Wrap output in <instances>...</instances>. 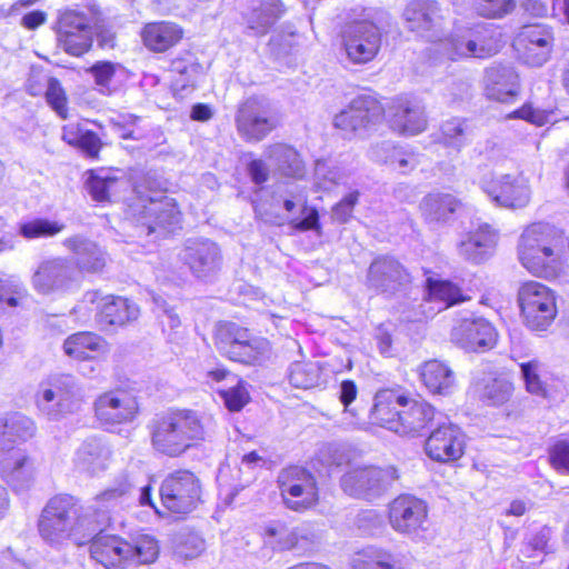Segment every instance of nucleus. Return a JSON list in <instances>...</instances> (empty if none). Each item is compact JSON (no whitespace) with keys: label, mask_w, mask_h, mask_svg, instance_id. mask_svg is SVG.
<instances>
[{"label":"nucleus","mask_w":569,"mask_h":569,"mask_svg":"<svg viewBox=\"0 0 569 569\" xmlns=\"http://www.w3.org/2000/svg\"><path fill=\"white\" fill-rule=\"evenodd\" d=\"M153 449L168 457H179L207 436L201 416L193 410H169L149 425Z\"/></svg>","instance_id":"f257e3e1"},{"label":"nucleus","mask_w":569,"mask_h":569,"mask_svg":"<svg viewBox=\"0 0 569 569\" xmlns=\"http://www.w3.org/2000/svg\"><path fill=\"white\" fill-rule=\"evenodd\" d=\"M136 199L128 214L136 220L139 234H166L181 228V212L173 198L143 184L136 187Z\"/></svg>","instance_id":"f03ea898"},{"label":"nucleus","mask_w":569,"mask_h":569,"mask_svg":"<svg viewBox=\"0 0 569 569\" xmlns=\"http://www.w3.org/2000/svg\"><path fill=\"white\" fill-rule=\"evenodd\" d=\"M562 238L543 223L528 227L520 237L518 254L521 264L532 274L556 277L560 267Z\"/></svg>","instance_id":"7ed1b4c3"},{"label":"nucleus","mask_w":569,"mask_h":569,"mask_svg":"<svg viewBox=\"0 0 569 569\" xmlns=\"http://www.w3.org/2000/svg\"><path fill=\"white\" fill-rule=\"evenodd\" d=\"M134 490L133 485L127 477L117 480L114 485L106 489L96 498V505L88 508L86 511L81 507L74 526L72 529L71 540L78 546L92 541L101 536L104 529L110 525V517L101 507H108L114 503L120 498L131 495Z\"/></svg>","instance_id":"20e7f679"},{"label":"nucleus","mask_w":569,"mask_h":569,"mask_svg":"<svg viewBox=\"0 0 569 569\" xmlns=\"http://www.w3.org/2000/svg\"><path fill=\"white\" fill-rule=\"evenodd\" d=\"M383 11L363 9L359 20L353 21L343 32V47L352 63L363 64L375 59L381 47L379 23Z\"/></svg>","instance_id":"39448f33"},{"label":"nucleus","mask_w":569,"mask_h":569,"mask_svg":"<svg viewBox=\"0 0 569 569\" xmlns=\"http://www.w3.org/2000/svg\"><path fill=\"white\" fill-rule=\"evenodd\" d=\"M234 124L237 133L243 141L257 143L278 127L279 116L269 99L253 96L238 106Z\"/></svg>","instance_id":"423d86ee"},{"label":"nucleus","mask_w":569,"mask_h":569,"mask_svg":"<svg viewBox=\"0 0 569 569\" xmlns=\"http://www.w3.org/2000/svg\"><path fill=\"white\" fill-rule=\"evenodd\" d=\"M219 352L232 361L246 365L259 362L269 351V341L253 337L246 328L233 322L220 323L214 333Z\"/></svg>","instance_id":"0eeeda50"},{"label":"nucleus","mask_w":569,"mask_h":569,"mask_svg":"<svg viewBox=\"0 0 569 569\" xmlns=\"http://www.w3.org/2000/svg\"><path fill=\"white\" fill-rule=\"evenodd\" d=\"M278 489L284 507L305 512L317 506L319 488L312 472L300 466L282 469L277 478Z\"/></svg>","instance_id":"6e6552de"},{"label":"nucleus","mask_w":569,"mask_h":569,"mask_svg":"<svg viewBox=\"0 0 569 569\" xmlns=\"http://www.w3.org/2000/svg\"><path fill=\"white\" fill-rule=\"evenodd\" d=\"M81 506L69 495H58L51 498L43 508L39 522V533L48 543H61L70 539L74 520Z\"/></svg>","instance_id":"1a4fd4ad"},{"label":"nucleus","mask_w":569,"mask_h":569,"mask_svg":"<svg viewBox=\"0 0 569 569\" xmlns=\"http://www.w3.org/2000/svg\"><path fill=\"white\" fill-rule=\"evenodd\" d=\"M201 480L196 473L186 469L169 473L160 487L163 507L178 515H187L194 510L201 500Z\"/></svg>","instance_id":"9d476101"},{"label":"nucleus","mask_w":569,"mask_h":569,"mask_svg":"<svg viewBox=\"0 0 569 569\" xmlns=\"http://www.w3.org/2000/svg\"><path fill=\"white\" fill-rule=\"evenodd\" d=\"M410 284V272L392 256L383 254L376 257L367 270V288L386 298L405 295Z\"/></svg>","instance_id":"9b49d317"},{"label":"nucleus","mask_w":569,"mask_h":569,"mask_svg":"<svg viewBox=\"0 0 569 569\" xmlns=\"http://www.w3.org/2000/svg\"><path fill=\"white\" fill-rule=\"evenodd\" d=\"M519 305L526 326L533 331H543L557 316L556 297L545 284L530 281L519 290Z\"/></svg>","instance_id":"f8f14e48"},{"label":"nucleus","mask_w":569,"mask_h":569,"mask_svg":"<svg viewBox=\"0 0 569 569\" xmlns=\"http://www.w3.org/2000/svg\"><path fill=\"white\" fill-rule=\"evenodd\" d=\"M88 309L96 311V321L101 330H107L111 326H123L136 320L139 317V307L123 297L101 296L99 291H88L84 293L76 311Z\"/></svg>","instance_id":"ddd939ff"},{"label":"nucleus","mask_w":569,"mask_h":569,"mask_svg":"<svg viewBox=\"0 0 569 569\" xmlns=\"http://www.w3.org/2000/svg\"><path fill=\"white\" fill-rule=\"evenodd\" d=\"M37 407L50 420H59L79 408L77 385L73 377H53L40 386Z\"/></svg>","instance_id":"4468645a"},{"label":"nucleus","mask_w":569,"mask_h":569,"mask_svg":"<svg viewBox=\"0 0 569 569\" xmlns=\"http://www.w3.org/2000/svg\"><path fill=\"white\" fill-rule=\"evenodd\" d=\"M79 281V270L72 260L61 257L41 261L31 278L33 289L42 295L67 291Z\"/></svg>","instance_id":"2eb2a0df"},{"label":"nucleus","mask_w":569,"mask_h":569,"mask_svg":"<svg viewBox=\"0 0 569 569\" xmlns=\"http://www.w3.org/2000/svg\"><path fill=\"white\" fill-rule=\"evenodd\" d=\"M383 116L385 109L377 98L361 94L336 114L333 124L347 133L361 134L378 124Z\"/></svg>","instance_id":"dca6fc26"},{"label":"nucleus","mask_w":569,"mask_h":569,"mask_svg":"<svg viewBox=\"0 0 569 569\" xmlns=\"http://www.w3.org/2000/svg\"><path fill=\"white\" fill-rule=\"evenodd\" d=\"M397 478L395 468L366 467L348 471L340 482L349 496L371 500L385 492Z\"/></svg>","instance_id":"f3484780"},{"label":"nucleus","mask_w":569,"mask_h":569,"mask_svg":"<svg viewBox=\"0 0 569 569\" xmlns=\"http://www.w3.org/2000/svg\"><path fill=\"white\" fill-rule=\"evenodd\" d=\"M94 413L100 423L106 427L129 423L137 418L139 403L133 392L116 389L96 399Z\"/></svg>","instance_id":"a211bd4d"},{"label":"nucleus","mask_w":569,"mask_h":569,"mask_svg":"<svg viewBox=\"0 0 569 569\" xmlns=\"http://www.w3.org/2000/svg\"><path fill=\"white\" fill-rule=\"evenodd\" d=\"M180 260L191 273L200 279L214 276L221 268L222 256L216 242L208 238L196 237L184 241L179 253Z\"/></svg>","instance_id":"6ab92c4d"},{"label":"nucleus","mask_w":569,"mask_h":569,"mask_svg":"<svg viewBox=\"0 0 569 569\" xmlns=\"http://www.w3.org/2000/svg\"><path fill=\"white\" fill-rule=\"evenodd\" d=\"M465 436L460 428L442 416L425 442L427 456L438 462H451L462 457Z\"/></svg>","instance_id":"aec40b11"},{"label":"nucleus","mask_w":569,"mask_h":569,"mask_svg":"<svg viewBox=\"0 0 569 569\" xmlns=\"http://www.w3.org/2000/svg\"><path fill=\"white\" fill-rule=\"evenodd\" d=\"M451 339L467 351L483 352L496 345L497 332L486 319L465 312L453 326Z\"/></svg>","instance_id":"412c9836"},{"label":"nucleus","mask_w":569,"mask_h":569,"mask_svg":"<svg viewBox=\"0 0 569 569\" xmlns=\"http://www.w3.org/2000/svg\"><path fill=\"white\" fill-rule=\"evenodd\" d=\"M391 128L406 136H416L427 128L426 108L421 100L402 96L395 98L387 110Z\"/></svg>","instance_id":"4be33fe9"},{"label":"nucleus","mask_w":569,"mask_h":569,"mask_svg":"<svg viewBox=\"0 0 569 569\" xmlns=\"http://www.w3.org/2000/svg\"><path fill=\"white\" fill-rule=\"evenodd\" d=\"M481 189L500 207L523 208L529 203V186L518 177L501 174L481 181Z\"/></svg>","instance_id":"5701e85b"},{"label":"nucleus","mask_w":569,"mask_h":569,"mask_svg":"<svg viewBox=\"0 0 569 569\" xmlns=\"http://www.w3.org/2000/svg\"><path fill=\"white\" fill-rule=\"evenodd\" d=\"M38 470L37 460L22 449L0 452V475L14 490L29 488Z\"/></svg>","instance_id":"b1692460"},{"label":"nucleus","mask_w":569,"mask_h":569,"mask_svg":"<svg viewBox=\"0 0 569 569\" xmlns=\"http://www.w3.org/2000/svg\"><path fill=\"white\" fill-rule=\"evenodd\" d=\"M427 512L422 500L411 495H401L389 506V521L397 532L413 535L422 528Z\"/></svg>","instance_id":"393cba45"},{"label":"nucleus","mask_w":569,"mask_h":569,"mask_svg":"<svg viewBox=\"0 0 569 569\" xmlns=\"http://www.w3.org/2000/svg\"><path fill=\"white\" fill-rule=\"evenodd\" d=\"M553 40L552 31L547 26H529L520 33L517 48L525 63L540 67L548 61Z\"/></svg>","instance_id":"a878e982"},{"label":"nucleus","mask_w":569,"mask_h":569,"mask_svg":"<svg viewBox=\"0 0 569 569\" xmlns=\"http://www.w3.org/2000/svg\"><path fill=\"white\" fill-rule=\"evenodd\" d=\"M439 416L442 415L437 413L431 405L406 398L391 431L401 436H417Z\"/></svg>","instance_id":"bb28decb"},{"label":"nucleus","mask_w":569,"mask_h":569,"mask_svg":"<svg viewBox=\"0 0 569 569\" xmlns=\"http://www.w3.org/2000/svg\"><path fill=\"white\" fill-rule=\"evenodd\" d=\"M63 246L73 253L72 262L80 277L82 272L96 273L104 268L106 252L94 241L77 234L64 239Z\"/></svg>","instance_id":"cd10ccee"},{"label":"nucleus","mask_w":569,"mask_h":569,"mask_svg":"<svg viewBox=\"0 0 569 569\" xmlns=\"http://www.w3.org/2000/svg\"><path fill=\"white\" fill-rule=\"evenodd\" d=\"M129 541L114 535L98 536L90 545L91 558L108 569H124L128 566Z\"/></svg>","instance_id":"c85d7f7f"},{"label":"nucleus","mask_w":569,"mask_h":569,"mask_svg":"<svg viewBox=\"0 0 569 569\" xmlns=\"http://www.w3.org/2000/svg\"><path fill=\"white\" fill-rule=\"evenodd\" d=\"M443 49L450 60L462 58H487L492 56L495 48L476 31H469L466 34L452 37L443 42Z\"/></svg>","instance_id":"c756f323"},{"label":"nucleus","mask_w":569,"mask_h":569,"mask_svg":"<svg viewBox=\"0 0 569 569\" xmlns=\"http://www.w3.org/2000/svg\"><path fill=\"white\" fill-rule=\"evenodd\" d=\"M110 457V449L100 438L89 437L76 450L73 463L80 471L97 475L107 469Z\"/></svg>","instance_id":"7c9ffc66"},{"label":"nucleus","mask_w":569,"mask_h":569,"mask_svg":"<svg viewBox=\"0 0 569 569\" xmlns=\"http://www.w3.org/2000/svg\"><path fill=\"white\" fill-rule=\"evenodd\" d=\"M497 242L496 232L488 223H480L467 233L465 240L458 244L459 254L473 263L485 261Z\"/></svg>","instance_id":"2f4dec72"},{"label":"nucleus","mask_w":569,"mask_h":569,"mask_svg":"<svg viewBox=\"0 0 569 569\" xmlns=\"http://www.w3.org/2000/svg\"><path fill=\"white\" fill-rule=\"evenodd\" d=\"M427 297L426 303L437 305V308L429 307L422 310L426 317H432L437 312L448 309L455 305L467 301L470 298L462 293L461 289L449 280H437L428 278L426 280Z\"/></svg>","instance_id":"473e14b6"},{"label":"nucleus","mask_w":569,"mask_h":569,"mask_svg":"<svg viewBox=\"0 0 569 569\" xmlns=\"http://www.w3.org/2000/svg\"><path fill=\"white\" fill-rule=\"evenodd\" d=\"M486 92L488 98L500 102H508L518 92V77L508 67H495L487 70Z\"/></svg>","instance_id":"72a5a7b5"},{"label":"nucleus","mask_w":569,"mask_h":569,"mask_svg":"<svg viewBox=\"0 0 569 569\" xmlns=\"http://www.w3.org/2000/svg\"><path fill=\"white\" fill-rule=\"evenodd\" d=\"M182 29L172 22L147 23L141 32L144 46L154 52H164L182 38Z\"/></svg>","instance_id":"f704fd0d"},{"label":"nucleus","mask_w":569,"mask_h":569,"mask_svg":"<svg viewBox=\"0 0 569 569\" xmlns=\"http://www.w3.org/2000/svg\"><path fill=\"white\" fill-rule=\"evenodd\" d=\"M36 426L27 416L14 412L0 418V452L14 448L17 440L26 441L33 437Z\"/></svg>","instance_id":"c9c22d12"},{"label":"nucleus","mask_w":569,"mask_h":569,"mask_svg":"<svg viewBox=\"0 0 569 569\" xmlns=\"http://www.w3.org/2000/svg\"><path fill=\"white\" fill-rule=\"evenodd\" d=\"M406 397L391 389H383L376 393L371 409V418L381 427L392 430L393 422L399 418Z\"/></svg>","instance_id":"e433bc0d"},{"label":"nucleus","mask_w":569,"mask_h":569,"mask_svg":"<svg viewBox=\"0 0 569 569\" xmlns=\"http://www.w3.org/2000/svg\"><path fill=\"white\" fill-rule=\"evenodd\" d=\"M420 377L426 388L435 395H450L455 388V373L448 365L430 360L422 365Z\"/></svg>","instance_id":"4c0bfd02"},{"label":"nucleus","mask_w":569,"mask_h":569,"mask_svg":"<svg viewBox=\"0 0 569 569\" xmlns=\"http://www.w3.org/2000/svg\"><path fill=\"white\" fill-rule=\"evenodd\" d=\"M284 12L280 0H257L246 17L247 24L257 34H264Z\"/></svg>","instance_id":"58836bf2"},{"label":"nucleus","mask_w":569,"mask_h":569,"mask_svg":"<svg viewBox=\"0 0 569 569\" xmlns=\"http://www.w3.org/2000/svg\"><path fill=\"white\" fill-rule=\"evenodd\" d=\"M403 18L412 31L428 30L440 19V8L436 0H411Z\"/></svg>","instance_id":"ea45409f"},{"label":"nucleus","mask_w":569,"mask_h":569,"mask_svg":"<svg viewBox=\"0 0 569 569\" xmlns=\"http://www.w3.org/2000/svg\"><path fill=\"white\" fill-rule=\"evenodd\" d=\"M64 352L74 359H93L107 351V342L92 332H78L70 336L63 343Z\"/></svg>","instance_id":"a19ab883"},{"label":"nucleus","mask_w":569,"mask_h":569,"mask_svg":"<svg viewBox=\"0 0 569 569\" xmlns=\"http://www.w3.org/2000/svg\"><path fill=\"white\" fill-rule=\"evenodd\" d=\"M460 201L449 193H431L420 202V210L429 223H440L449 220L459 208Z\"/></svg>","instance_id":"79ce46f5"},{"label":"nucleus","mask_w":569,"mask_h":569,"mask_svg":"<svg viewBox=\"0 0 569 569\" xmlns=\"http://www.w3.org/2000/svg\"><path fill=\"white\" fill-rule=\"evenodd\" d=\"M267 156L280 174L301 178L305 166L299 153L292 147L284 143H274L267 148Z\"/></svg>","instance_id":"37998d69"},{"label":"nucleus","mask_w":569,"mask_h":569,"mask_svg":"<svg viewBox=\"0 0 569 569\" xmlns=\"http://www.w3.org/2000/svg\"><path fill=\"white\" fill-rule=\"evenodd\" d=\"M306 203L307 197L302 193H298L292 199H286L283 201V207L288 212H292L298 204L302 207L301 213L303 214V218H295L290 220L289 224L293 230L300 232L308 230L319 231L320 224L318 211L312 207H308Z\"/></svg>","instance_id":"c03bdc74"},{"label":"nucleus","mask_w":569,"mask_h":569,"mask_svg":"<svg viewBox=\"0 0 569 569\" xmlns=\"http://www.w3.org/2000/svg\"><path fill=\"white\" fill-rule=\"evenodd\" d=\"M299 536L296 529H290L281 523H271L264 528L263 545L273 551L292 549L298 542Z\"/></svg>","instance_id":"a18cd8bd"},{"label":"nucleus","mask_w":569,"mask_h":569,"mask_svg":"<svg viewBox=\"0 0 569 569\" xmlns=\"http://www.w3.org/2000/svg\"><path fill=\"white\" fill-rule=\"evenodd\" d=\"M128 566L132 563H152L159 556L158 541L150 535H138L129 542Z\"/></svg>","instance_id":"49530a36"},{"label":"nucleus","mask_w":569,"mask_h":569,"mask_svg":"<svg viewBox=\"0 0 569 569\" xmlns=\"http://www.w3.org/2000/svg\"><path fill=\"white\" fill-rule=\"evenodd\" d=\"M288 379L296 388L309 389L318 383L320 369L316 362L296 361L289 368Z\"/></svg>","instance_id":"de8ad7c7"},{"label":"nucleus","mask_w":569,"mask_h":569,"mask_svg":"<svg viewBox=\"0 0 569 569\" xmlns=\"http://www.w3.org/2000/svg\"><path fill=\"white\" fill-rule=\"evenodd\" d=\"M517 0H476V12L486 19L500 20L515 12Z\"/></svg>","instance_id":"09e8293b"},{"label":"nucleus","mask_w":569,"mask_h":569,"mask_svg":"<svg viewBox=\"0 0 569 569\" xmlns=\"http://www.w3.org/2000/svg\"><path fill=\"white\" fill-rule=\"evenodd\" d=\"M396 563L397 560L392 555L375 548L363 550L353 560V566L358 569H393Z\"/></svg>","instance_id":"8fccbe9b"},{"label":"nucleus","mask_w":569,"mask_h":569,"mask_svg":"<svg viewBox=\"0 0 569 569\" xmlns=\"http://www.w3.org/2000/svg\"><path fill=\"white\" fill-rule=\"evenodd\" d=\"M64 226L48 219H33L20 224L19 233L28 239L53 237L63 230Z\"/></svg>","instance_id":"3c124183"},{"label":"nucleus","mask_w":569,"mask_h":569,"mask_svg":"<svg viewBox=\"0 0 569 569\" xmlns=\"http://www.w3.org/2000/svg\"><path fill=\"white\" fill-rule=\"evenodd\" d=\"M79 31H92L91 19L83 12L77 10L70 9L63 11L58 20V37Z\"/></svg>","instance_id":"603ef678"},{"label":"nucleus","mask_w":569,"mask_h":569,"mask_svg":"<svg viewBox=\"0 0 569 569\" xmlns=\"http://www.w3.org/2000/svg\"><path fill=\"white\" fill-rule=\"evenodd\" d=\"M445 144L460 150L467 142L468 126L465 120L453 118L441 127Z\"/></svg>","instance_id":"864d4df0"},{"label":"nucleus","mask_w":569,"mask_h":569,"mask_svg":"<svg viewBox=\"0 0 569 569\" xmlns=\"http://www.w3.org/2000/svg\"><path fill=\"white\" fill-rule=\"evenodd\" d=\"M59 46L69 54L80 57L92 46V31L72 32L58 37Z\"/></svg>","instance_id":"5fc2aeb1"},{"label":"nucleus","mask_w":569,"mask_h":569,"mask_svg":"<svg viewBox=\"0 0 569 569\" xmlns=\"http://www.w3.org/2000/svg\"><path fill=\"white\" fill-rule=\"evenodd\" d=\"M87 190L93 200L98 202L107 201L110 194L116 191L118 179L111 176H91L88 178Z\"/></svg>","instance_id":"6e6d98bb"},{"label":"nucleus","mask_w":569,"mask_h":569,"mask_svg":"<svg viewBox=\"0 0 569 569\" xmlns=\"http://www.w3.org/2000/svg\"><path fill=\"white\" fill-rule=\"evenodd\" d=\"M512 385L503 378L489 380L482 389V398L490 405H502L510 398Z\"/></svg>","instance_id":"4d7b16f0"},{"label":"nucleus","mask_w":569,"mask_h":569,"mask_svg":"<svg viewBox=\"0 0 569 569\" xmlns=\"http://www.w3.org/2000/svg\"><path fill=\"white\" fill-rule=\"evenodd\" d=\"M116 68L117 64L110 61H98L88 69L101 93L110 94V82L116 74Z\"/></svg>","instance_id":"13d9d810"},{"label":"nucleus","mask_w":569,"mask_h":569,"mask_svg":"<svg viewBox=\"0 0 569 569\" xmlns=\"http://www.w3.org/2000/svg\"><path fill=\"white\" fill-rule=\"evenodd\" d=\"M521 375L526 388L530 393L545 396V386L540 380L541 363L538 360H531L520 363Z\"/></svg>","instance_id":"bf43d9fd"},{"label":"nucleus","mask_w":569,"mask_h":569,"mask_svg":"<svg viewBox=\"0 0 569 569\" xmlns=\"http://www.w3.org/2000/svg\"><path fill=\"white\" fill-rule=\"evenodd\" d=\"M317 184L320 189L328 190L343 181L345 174L336 167H329L325 160H318L315 167Z\"/></svg>","instance_id":"052dcab7"},{"label":"nucleus","mask_w":569,"mask_h":569,"mask_svg":"<svg viewBox=\"0 0 569 569\" xmlns=\"http://www.w3.org/2000/svg\"><path fill=\"white\" fill-rule=\"evenodd\" d=\"M27 297V289L17 279L0 280V305L17 307Z\"/></svg>","instance_id":"680f3d73"},{"label":"nucleus","mask_w":569,"mask_h":569,"mask_svg":"<svg viewBox=\"0 0 569 569\" xmlns=\"http://www.w3.org/2000/svg\"><path fill=\"white\" fill-rule=\"evenodd\" d=\"M48 104L62 118H67V97L63 88L56 78H50L46 91Z\"/></svg>","instance_id":"e2e57ef3"},{"label":"nucleus","mask_w":569,"mask_h":569,"mask_svg":"<svg viewBox=\"0 0 569 569\" xmlns=\"http://www.w3.org/2000/svg\"><path fill=\"white\" fill-rule=\"evenodd\" d=\"M370 158L379 163L395 164L393 158L401 156V149L393 146L390 141H382L373 144L369 150Z\"/></svg>","instance_id":"0e129e2a"},{"label":"nucleus","mask_w":569,"mask_h":569,"mask_svg":"<svg viewBox=\"0 0 569 569\" xmlns=\"http://www.w3.org/2000/svg\"><path fill=\"white\" fill-rule=\"evenodd\" d=\"M222 397L227 408L231 411L241 410L249 400V393L241 381L236 387L223 391Z\"/></svg>","instance_id":"69168bd1"},{"label":"nucleus","mask_w":569,"mask_h":569,"mask_svg":"<svg viewBox=\"0 0 569 569\" xmlns=\"http://www.w3.org/2000/svg\"><path fill=\"white\" fill-rule=\"evenodd\" d=\"M358 192L347 194L332 208V219L340 223L347 222L352 214L356 203L358 202Z\"/></svg>","instance_id":"338daca9"},{"label":"nucleus","mask_w":569,"mask_h":569,"mask_svg":"<svg viewBox=\"0 0 569 569\" xmlns=\"http://www.w3.org/2000/svg\"><path fill=\"white\" fill-rule=\"evenodd\" d=\"M550 461L555 469L569 473V442L559 441L550 451Z\"/></svg>","instance_id":"774afa93"}]
</instances>
